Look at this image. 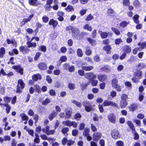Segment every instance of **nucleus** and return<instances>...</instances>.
I'll return each mask as SVG.
<instances>
[{
  "label": "nucleus",
  "instance_id": "1",
  "mask_svg": "<svg viewBox=\"0 0 146 146\" xmlns=\"http://www.w3.org/2000/svg\"><path fill=\"white\" fill-rule=\"evenodd\" d=\"M18 84L17 85L16 92L17 93H21V90L24 88L25 84L22 79H20L18 81Z\"/></svg>",
  "mask_w": 146,
  "mask_h": 146
},
{
  "label": "nucleus",
  "instance_id": "2",
  "mask_svg": "<svg viewBox=\"0 0 146 146\" xmlns=\"http://www.w3.org/2000/svg\"><path fill=\"white\" fill-rule=\"evenodd\" d=\"M83 105L84 106L86 111L87 112L91 111L92 109L91 104L87 101H85L82 103Z\"/></svg>",
  "mask_w": 146,
  "mask_h": 146
},
{
  "label": "nucleus",
  "instance_id": "3",
  "mask_svg": "<svg viewBox=\"0 0 146 146\" xmlns=\"http://www.w3.org/2000/svg\"><path fill=\"white\" fill-rule=\"evenodd\" d=\"M50 127L48 126H46L44 128L42 129V131L47 135H53L55 133V131L54 129L50 130Z\"/></svg>",
  "mask_w": 146,
  "mask_h": 146
},
{
  "label": "nucleus",
  "instance_id": "4",
  "mask_svg": "<svg viewBox=\"0 0 146 146\" xmlns=\"http://www.w3.org/2000/svg\"><path fill=\"white\" fill-rule=\"evenodd\" d=\"M103 105L104 106H112L114 107H117L118 105L117 104L113 101L108 100H105L103 103Z\"/></svg>",
  "mask_w": 146,
  "mask_h": 146
},
{
  "label": "nucleus",
  "instance_id": "5",
  "mask_svg": "<svg viewBox=\"0 0 146 146\" xmlns=\"http://www.w3.org/2000/svg\"><path fill=\"white\" fill-rule=\"evenodd\" d=\"M80 31L79 29L74 27L72 31V36L74 38H77V37L80 35Z\"/></svg>",
  "mask_w": 146,
  "mask_h": 146
},
{
  "label": "nucleus",
  "instance_id": "6",
  "mask_svg": "<svg viewBox=\"0 0 146 146\" xmlns=\"http://www.w3.org/2000/svg\"><path fill=\"white\" fill-rule=\"evenodd\" d=\"M108 117L109 122L113 123H115L116 121V117L113 113H110L108 115Z\"/></svg>",
  "mask_w": 146,
  "mask_h": 146
},
{
  "label": "nucleus",
  "instance_id": "7",
  "mask_svg": "<svg viewBox=\"0 0 146 146\" xmlns=\"http://www.w3.org/2000/svg\"><path fill=\"white\" fill-rule=\"evenodd\" d=\"M85 77L88 79L91 80L92 79H95L96 76L92 72L86 73L85 74Z\"/></svg>",
  "mask_w": 146,
  "mask_h": 146
},
{
  "label": "nucleus",
  "instance_id": "8",
  "mask_svg": "<svg viewBox=\"0 0 146 146\" xmlns=\"http://www.w3.org/2000/svg\"><path fill=\"white\" fill-rule=\"evenodd\" d=\"M111 134L112 138L115 139H118L120 137L119 133L117 130L114 129L112 131Z\"/></svg>",
  "mask_w": 146,
  "mask_h": 146
},
{
  "label": "nucleus",
  "instance_id": "9",
  "mask_svg": "<svg viewBox=\"0 0 146 146\" xmlns=\"http://www.w3.org/2000/svg\"><path fill=\"white\" fill-rule=\"evenodd\" d=\"M29 4L31 5L37 6L41 4L38 0H28Z\"/></svg>",
  "mask_w": 146,
  "mask_h": 146
},
{
  "label": "nucleus",
  "instance_id": "10",
  "mask_svg": "<svg viewBox=\"0 0 146 146\" xmlns=\"http://www.w3.org/2000/svg\"><path fill=\"white\" fill-rule=\"evenodd\" d=\"M138 108V105L136 104H132L128 106L129 110L130 111L134 112Z\"/></svg>",
  "mask_w": 146,
  "mask_h": 146
},
{
  "label": "nucleus",
  "instance_id": "11",
  "mask_svg": "<svg viewBox=\"0 0 146 146\" xmlns=\"http://www.w3.org/2000/svg\"><path fill=\"white\" fill-rule=\"evenodd\" d=\"M101 136L102 134L101 133L98 132L95 133L93 134V139L95 141H98L101 138Z\"/></svg>",
  "mask_w": 146,
  "mask_h": 146
},
{
  "label": "nucleus",
  "instance_id": "12",
  "mask_svg": "<svg viewBox=\"0 0 146 146\" xmlns=\"http://www.w3.org/2000/svg\"><path fill=\"white\" fill-rule=\"evenodd\" d=\"M13 68L20 73L21 75L23 74V69L20 66H13Z\"/></svg>",
  "mask_w": 146,
  "mask_h": 146
},
{
  "label": "nucleus",
  "instance_id": "13",
  "mask_svg": "<svg viewBox=\"0 0 146 146\" xmlns=\"http://www.w3.org/2000/svg\"><path fill=\"white\" fill-rule=\"evenodd\" d=\"M20 52H22L23 53L26 54L29 51V49L27 47L23 46H21L19 48Z\"/></svg>",
  "mask_w": 146,
  "mask_h": 146
},
{
  "label": "nucleus",
  "instance_id": "14",
  "mask_svg": "<svg viewBox=\"0 0 146 146\" xmlns=\"http://www.w3.org/2000/svg\"><path fill=\"white\" fill-rule=\"evenodd\" d=\"M38 66L39 68L42 70H46L47 68L46 64L43 62L40 63L38 64Z\"/></svg>",
  "mask_w": 146,
  "mask_h": 146
},
{
  "label": "nucleus",
  "instance_id": "15",
  "mask_svg": "<svg viewBox=\"0 0 146 146\" xmlns=\"http://www.w3.org/2000/svg\"><path fill=\"white\" fill-rule=\"evenodd\" d=\"M107 78V76L105 74H99L98 76V78L101 82L104 81Z\"/></svg>",
  "mask_w": 146,
  "mask_h": 146
},
{
  "label": "nucleus",
  "instance_id": "16",
  "mask_svg": "<svg viewBox=\"0 0 146 146\" xmlns=\"http://www.w3.org/2000/svg\"><path fill=\"white\" fill-rule=\"evenodd\" d=\"M98 33L100 35L101 37L102 38H106L108 36V33L106 32H102L101 31H99Z\"/></svg>",
  "mask_w": 146,
  "mask_h": 146
},
{
  "label": "nucleus",
  "instance_id": "17",
  "mask_svg": "<svg viewBox=\"0 0 146 146\" xmlns=\"http://www.w3.org/2000/svg\"><path fill=\"white\" fill-rule=\"evenodd\" d=\"M57 113L55 111H53L49 116V119L51 121L57 115Z\"/></svg>",
  "mask_w": 146,
  "mask_h": 146
},
{
  "label": "nucleus",
  "instance_id": "18",
  "mask_svg": "<svg viewBox=\"0 0 146 146\" xmlns=\"http://www.w3.org/2000/svg\"><path fill=\"white\" fill-rule=\"evenodd\" d=\"M123 50L124 51L128 53L131 52V47L129 46H125L123 47Z\"/></svg>",
  "mask_w": 146,
  "mask_h": 146
},
{
  "label": "nucleus",
  "instance_id": "19",
  "mask_svg": "<svg viewBox=\"0 0 146 146\" xmlns=\"http://www.w3.org/2000/svg\"><path fill=\"white\" fill-rule=\"evenodd\" d=\"M41 78V77L40 75L39 74L34 75L33 76V80L35 81H36L38 79H40Z\"/></svg>",
  "mask_w": 146,
  "mask_h": 146
},
{
  "label": "nucleus",
  "instance_id": "20",
  "mask_svg": "<svg viewBox=\"0 0 146 146\" xmlns=\"http://www.w3.org/2000/svg\"><path fill=\"white\" fill-rule=\"evenodd\" d=\"M110 96H109L108 99L112 100V98L115 97L116 95V93L115 91H113L110 92Z\"/></svg>",
  "mask_w": 146,
  "mask_h": 146
},
{
  "label": "nucleus",
  "instance_id": "21",
  "mask_svg": "<svg viewBox=\"0 0 146 146\" xmlns=\"http://www.w3.org/2000/svg\"><path fill=\"white\" fill-rule=\"evenodd\" d=\"M82 69L86 71H90L93 69V67L92 66H84L83 64H82Z\"/></svg>",
  "mask_w": 146,
  "mask_h": 146
},
{
  "label": "nucleus",
  "instance_id": "22",
  "mask_svg": "<svg viewBox=\"0 0 146 146\" xmlns=\"http://www.w3.org/2000/svg\"><path fill=\"white\" fill-rule=\"evenodd\" d=\"M127 105L126 100H121V108L125 107Z\"/></svg>",
  "mask_w": 146,
  "mask_h": 146
},
{
  "label": "nucleus",
  "instance_id": "23",
  "mask_svg": "<svg viewBox=\"0 0 146 146\" xmlns=\"http://www.w3.org/2000/svg\"><path fill=\"white\" fill-rule=\"evenodd\" d=\"M20 116L23 120L27 121L29 119L28 117L25 113H22L20 115Z\"/></svg>",
  "mask_w": 146,
  "mask_h": 146
},
{
  "label": "nucleus",
  "instance_id": "24",
  "mask_svg": "<svg viewBox=\"0 0 146 146\" xmlns=\"http://www.w3.org/2000/svg\"><path fill=\"white\" fill-rule=\"evenodd\" d=\"M118 81L117 79L116 78L113 79L111 81L112 86L113 87H114L118 85Z\"/></svg>",
  "mask_w": 146,
  "mask_h": 146
},
{
  "label": "nucleus",
  "instance_id": "25",
  "mask_svg": "<svg viewBox=\"0 0 146 146\" xmlns=\"http://www.w3.org/2000/svg\"><path fill=\"white\" fill-rule=\"evenodd\" d=\"M65 9L67 12L72 11H74V9L73 7L71 5H68Z\"/></svg>",
  "mask_w": 146,
  "mask_h": 146
},
{
  "label": "nucleus",
  "instance_id": "26",
  "mask_svg": "<svg viewBox=\"0 0 146 146\" xmlns=\"http://www.w3.org/2000/svg\"><path fill=\"white\" fill-rule=\"evenodd\" d=\"M90 130L88 128H85L84 130V131L83 133V134L84 135L87 136L89 135V133L90 132Z\"/></svg>",
  "mask_w": 146,
  "mask_h": 146
},
{
  "label": "nucleus",
  "instance_id": "27",
  "mask_svg": "<svg viewBox=\"0 0 146 146\" xmlns=\"http://www.w3.org/2000/svg\"><path fill=\"white\" fill-rule=\"evenodd\" d=\"M27 44L29 47H35L36 46V43L35 42H31L30 41H28L27 42Z\"/></svg>",
  "mask_w": 146,
  "mask_h": 146
},
{
  "label": "nucleus",
  "instance_id": "28",
  "mask_svg": "<svg viewBox=\"0 0 146 146\" xmlns=\"http://www.w3.org/2000/svg\"><path fill=\"white\" fill-rule=\"evenodd\" d=\"M111 29L117 35H120V31L117 29L115 28L112 27Z\"/></svg>",
  "mask_w": 146,
  "mask_h": 146
},
{
  "label": "nucleus",
  "instance_id": "29",
  "mask_svg": "<svg viewBox=\"0 0 146 146\" xmlns=\"http://www.w3.org/2000/svg\"><path fill=\"white\" fill-rule=\"evenodd\" d=\"M36 136L34 139V142L35 143H38L40 142V139L39 135L37 133H35Z\"/></svg>",
  "mask_w": 146,
  "mask_h": 146
},
{
  "label": "nucleus",
  "instance_id": "30",
  "mask_svg": "<svg viewBox=\"0 0 146 146\" xmlns=\"http://www.w3.org/2000/svg\"><path fill=\"white\" fill-rule=\"evenodd\" d=\"M72 111L70 110L66 109V117L69 118L71 116Z\"/></svg>",
  "mask_w": 146,
  "mask_h": 146
},
{
  "label": "nucleus",
  "instance_id": "31",
  "mask_svg": "<svg viewBox=\"0 0 146 146\" xmlns=\"http://www.w3.org/2000/svg\"><path fill=\"white\" fill-rule=\"evenodd\" d=\"M77 55L79 57H82L83 55V53L82 50L80 49H78L77 50Z\"/></svg>",
  "mask_w": 146,
  "mask_h": 146
},
{
  "label": "nucleus",
  "instance_id": "32",
  "mask_svg": "<svg viewBox=\"0 0 146 146\" xmlns=\"http://www.w3.org/2000/svg\"><path fill=\"white\" fill-rule=\"evenodd\" d=\"M103 48L104 50L107 51V53H108L110 52V51L111 48L110 46L108 45L104 46Z\"/></svg>",
  "mask_w": 146,
  "mask_h": 146
},
{
  "label": "nucleus",
  "instance_id": "33",
  "mask_svg": "<svg viewBox=\"0 0 146 146\" xmlns=\"http://www.w3.org/2000/svg\"><path fill=\"white\" fill-rule=\"evenodd\" d=\"M127 123L128 126L132 129L133 131L135 130L134 126L132 123L130 121H128L127 122Z\"/></svg>",
  "mask_w": 146,
  "mask_h": 146
},
{
  "label": "nucleus",
  "instance_id": "34",
  "mask_svg": "<svg viewBox=\"0 0 146 146\" xmlns=\"http://www.w3.org/2000/svg\"><path fill=\"white\" fill-rule=\"evenodd\" d=\"M5 53V50L4 48H1L0 49V57L2 58Z\"/></svg>",
  "mask_w": 146,
  "mask_h": 146
},
{
  "label": "nucleus",
  "instance_id": "35",
  "mask_svg": "<svg viewBox=\"0 0 146 146\" xmlns=\"http://www.w3.org/2000/svg\"><path fill=\"white\" fill-rule=\"evenodd\" d=\"M34 17V15L33 14L31 15L27 19L24 18L23 19V20L25 22L27 23L29 21H30L32 17Z\"/></svg>",
  "mask_w": 146,
  "mask_h": 146
},
{
  "label": "nucleus",
  "instance_id": "36",
  "mask_svg": "<svg viewBox=\"0 0 146 146\" xmlns=\"http://www.w3.org/2000/svg\"><path fill=\"white\" fill-rule=\"evenodd\" d=\"M71 102L72 103L76 105L78 107H80L82 106V104L80 102L76 101L75 100H72L71 101Z\"/></svg>",
  "mask_w": 146,
  "mask_h": 146
},
{
  "label": "nucleus",
  "instance_id": "37",
  "mask_svg": "<svg viewBox=\"0 0 146 146\" xmlns=\"http://www.w3.org/2000/svg\"><path fill=\"white\" fill-rule=\"evenodd\" d=\"M4 102L6 103H9L11 100V98L8 96L4 97L3 98Z\"/></svg>",
  "mask_w": 146,
  "mask_h": 146
},
{
  "label": "nucleus",
  "instance_id": "38",
  "mask_svg": "<svg viewBox=\"0 0 146 146\" xmlns=\"http://www.w3.org/2000/svg\"><path fill=\"white\" fill-rule=\"evenodd\" d=\"M103 70L106 72H109L111 71V69L109 66H104L103 68Z\"/></svg>",
  "mask_w": 146,
  "mask_h": 146
},
{
  "label": "nucleus",
  "instance_id": "39",
  "mask_svg": "<svg viewBox=\"0 0 146 146\" xmlns=\"http://www.w3.org/2000/svg\"><path fill=\"white\" fill-rule=\"evenodd\" d=\"M68 87L70 90H73L75 88L74 84L70 83L68 84Z\"/></svg>",
  "mask_w": 146,
  "mask_h": 146
},
{
  "label": "nucleus",
  "instance_id": "40",
  "mask_svg": "<svg viewBox=\"0 0 146 146\" xmlns=\"http://www.w3.org/2000/svg\"><path fill=\"white\" fill-rule=\"evenodd\" d=\"M84 28L85 29H87L88 31H90L92 30V28L91 27L89 26L88 24L85 25L84 27Z\"/></svg>",
  "mask_w": 146,
  "mask_h": 146
},
{
  "label": "nucleus",
  "instance_id": "41",
  "mask_svg": "<svg viewBox=\"0 0 146 146\" xmlns=\"http://www.w3.org/2000/svg\"><path fill=\"white\" fill-rule=\"evenodd\" d=\"M92 86H96L98 83V81L96 80H92L90 81Z\"/></svg>",
  "mask_w": 146,
  "mask_h": 146
},
{
  "label": "nucleus",
  "instance_id": "42",
  "mask_svg": "<svg viewBox=\"0 0 146 146\" xmlns=\"http://www.w3.org/2000/svg\"><path fill=\"white\" fill-rule=\"evenodd\" d=\"M146 47V41L144 42H143L142 43L141 45V46L139 47L140 50L144 49V48H145Z\"/></svg>",
  "mask_w": 146,
  "mask_h": 146
},
{
  "label": "nucleus",
  "instance_id": "43",
  "mask_svg": "<svg viewBox=\"0 0 146 146\" xmlns=\"http://www.w3.org/2000/svg\"><path fill=\"white\" fill-rule=\"evenodd\" d=\"M72 122L68 121H64L63 123L64 125H66L68 126H72Z\"/></svg>",
  "mask_w": 146,
  "mask_h": 146
},
{
  "label": "nucleus",
  "instance_id": "44",
  "mask_svg": "<svg viewBox=\"0 0 146 146\" xmlns=\"http://www.w3.org/2000/svg\"><path fill=\"white\" fill-rule=\"evenodd\" d=\"M122 41L121 39L120 38L116 39H115V43L116 45L119 44L120 43H122Z\"/></svg>",
  "mask_w": 146,
  "mask_h": 146
},
{
  "label": "nucleus",
  "instance_id": "45",
  "mask_svg": "<svg viewBox=\"0 0 146 146\" xmlns=\"http://www.w3.org/2000/svg\"><path fill=\"white\" fill-rule=\"evenodd\" d=\"M88 40L92 45H94L95 44V41L90 38H87Z\"/></svg>",
  "mask_w": 146,
  "mask_h": 146
},
{
  "label": "nucleus",
  "instance_id": "46",
  "mask_svg": "<svg viewBox=\"0 0 146 146\" xmlns=\"http://www.w3.org/2000/svg\"><path fill=\"white\" fill-rule=\"evenodd\" d=\"M35 90L36 92L38 93L41 92L40 88L39 86L37 85H35Z\"/></svg>",
  "mask_w": 146,
  "mask_h": 146
},
{
  "label": "nucleus",
  "instance_id": "47",
  "mask_svg": "<svg viewBox=\"0 0 146 146\" xmlns=\"http://www.w3.org/2000/svg\"><path fill=\"white\" fill-rule=\"evenodd\" d=\"M123 4L125 6H129L130 4L129 0H123Z\"/></svg>",
  "mask_w": 146,
  "mask_h": 146
},
{
  "label": "nucleus",
  "instance_id": "48",
  "mask_svg": "<svg viewBox=\"0 0 146 146\" xmlns=\"http://www.w3.org/2000/svg\"><path fill=\"white\" fill-rule=\"evenodd\" d=\"M90 82L88 81L86 84H85L84 85L82 86V91H83L86 88L87 86L88 85H89V84H90Z\"/></svg>",
  "mask_w": 146,
  "mask_h": 146
},
{
  "label": "nucleus",
  "instance_id": "49",
  "mask_svg": "<svg viewBox=\"0 0 146 146\" xmlns=\"http://www.w3.org/2000/svg\"><path fill=\"white\" fill-rule=\"evenodd\" d=\"M128 23L125 21H123L122 22L120 25V26L121 27H125L128 24Z\"/></svg>",
  "mask_w": 146,
  "mask_h": 146
},
{
  "label": "nucleus",
  "instance_id": "50",
  "mask_svg": "<svg viewBox=\"0 0 146 146\" xmlns=\"http://www.w3.org/2000/svg\"><path fill=\"white\" fill-rule=\"evenodd\" d=\"M45 9L47 11H49L50 9L52 8V6L50 5L46 4L44 7Z\"/></svg>",
  "mask_w": 146,
  "mask_h": 146
},
{
  "label": "nucleus",
  "instance_id": "51",
  "mask_svg": "<svg viewBox=\"0 0 146 146\" xmlns=\"http://www.w3.org/2000/svg\"><path fill=\"white\" fill-rule=\"evenodd\" d=\"M116 145L118 146H123L124 143L123 141H119L116 143Z\"/></svg>",
  "mask_w": 146,
  "mask_h": 146
},
{
  "label": "nucleus",
  "instance_id": "52",
  "mask_svg": "<svg viewBox=\"0 0 146 146\" xmlns=\"http://www.w3.org/2000/svg\"><path fill=\"white\" fill-rule=\"evenodd\" d=\"M69 131V129L68 127L63 128L62 129V132L63 134H65Z\"/></svg>",
  "mask_w": 146,
  "mask_h": 146
},
{
  "label": "nucleus",
  "instance_id": "53",
  "mask_svg": "<svg viewBox=\"0 0 146 146\" xmlns=\"http://www.w3.org/2000/svg\"><path fill=\"white\" fill-rule=\"evenodd\" d=\"M40 50L41 51L45 52L46 51V47L44 46H39Z\"/></svg>",
  "mask_w": 146,
  "mask_h": 146
},
{
  "label": "nucleus",
  "instance_id": "54",
  "mask_svg": "<svg viewBox=\"0 0 146 146\" xmlns=\"http://www.w3.org/2000/svg\"><path fill=\"white\" fill-rule=\"evenodd\" d=\"M41 53L40 52H37L35 57V60H37L39 58L40 56L41 55Z\"/></svg>",
  "mask_w": 146,
  "mask_h": 146
},
{
  "label": "nucleus",
  "instance_id": "55",
  "mask_svg": "<svg viewBox=\"0 0 146 146\" xmlns=\"http://www.w3.org/2000/svg\"><path fill=\"white\" fill-rule=\"evenodd\" d=\"M136 77L139 79L142 77V73L141 72H139L137 73L136 75Z\"/></svg>",
  "mask_w": 146,
  "mask_h": 146
},
{
  "label": "nucleus",
  "instance_id": "56",
  "mask_svg": "<svg viewBox=\"0 0 146 146\" xmlns=\"http://www.w3.org/2000/svg\"><path fill=\"white\" fill-rule=\"evenodd\" d=\"M6 107V111L7 113H9L10 112V110L11 108V107L9 106V104H7V106H5Z\"/></svg>",
  "mask_w": 146,
  "mask_h": 146
},
{
  "label": "nucleus",
  "instance_id": "57",
  "mask_svg": "<svg viewBox=\"0 0 146 146\" xmlns=\"http://www.w3.org/2000/svg\"><path fill=\"white\" fill-rule=\"evenodd\" d=\"M93 18V16L91 15V14H90L87 17L86 20L87 21H88L91 20Z\"/></svg>",
  "mask_w": 146,
  "mask_h": 146
},
{
  "label": "nucleus",
  "instance_id": "58",
  "mask_svg": "<svg viewBox=\"0 0 146 146\" xmlns=\"http://www.w3.org/2000/svg\"><path fill=\"white\" fill-rule=\"evenodd\" d=\"M4 141H9L11 140V137L9 136H5L3 137Z\"/></svg>",
  "mask_w": 146,
  "mask_h": 146
},
{
  "label": "nucleus",
  "instance_id": "59",
  "mask_svg": "<svg viewBox=\"0 0 146 146\" xmlns=\"http://www.w3.org/2000/svg\"><path fill=\"white\" fill-rule=\"evenodd\" d=\"M50 102V100L49 99H46L45 101H44L42 103V104L44 105H46L48 103H49Z\"/></svg>",
  "mask_w": 146,
  "mask_h": 146
},
{
  "label": "nucleus",
  "instance_id": "60",
  "mask_svg": "<svg viewBox=\"0 0 146 146\" xmlns=\"http://www.w3.org/2000/svg\"><path fill=\"white\" fill-rule=\"evenodd\" d=\"M91 129L94 132L96 131L97 130V129L96 126L93 124H91Z\"/></svg>",
  "mask_w": 146,
  "mask_h": 146
},
{
  "label": "nucleus",
  "instance_id": "61",
  "mask_svg": "<svg viewBox=\"0 0 146 146\" xmlns=\"http://www.w3.org/2000/svg\"><path fill=\"white\" fill-rule=\"evenodd\" d=\"M92 53V51L90 49H87L86 51V54L88 56L90 55Z\"/></svg>",
  "mask_w": 146,
  "mask_h": 146
},
{
  "label": "nucleus",
  "instance_id": "62",
  "mask_svg": "<svg viewBox=\"0 0 146 146\" xmlns=\"http://www.w3.org/2000/svg\"><path fill=\"white\" fill-rule=\"evenodd\" d=\"M67 60V58L65 56H63L60 58V60L62 62H65Z\"/></svg>",
  "mask_w": 146,
  "mask_h": 146
},
{
  "label": "nucleus",
  "instance_id": "63",
  "mask_svg": "<svg viewBox=\"0 0 146 146\" xmlns=\"http://www.w3.org/2000/svg\"><path fill=\"white\" fill-rule=\"evenodd\" d=\"M133 121L135 122L137 126H140L141 125L140 121L137 119H134Z\"/></svg>",
  "mask_w": 146,
  "mask_h": 146
},
{
  "label": "nucleus",
  "instance_id": "64",
  "mask_svg": "<svg viewBox=\"0 0 146 146\" xmlns=\"http://www.w3.org/2000/svg\"><path fill=\"white\" fill-rule=\"evenodd\" d=\"M48 18L46 16H44L42 18V21L44 23L47 22L48 21Z\"/></svg>",
  "mask_w": 146,
  "mask_h": 146
}]
</instances>
